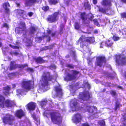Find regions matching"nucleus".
<instances>
[{
    "instance_id": "obj_16",
    "label": "nucleus",
    "mask_w": 126,
    "mask_h": 126,
    "mask_svg": "<svg viewBox=\"0 0 126 126\" xmlns=\"http://www.w3.org/2000/svg\"><path fill=\"white\" fill-rule=\"evenodd\" d=\"M55 91L56 92L57 96L59 97L62 96L63 93L61 88L59 86H56L55 87Z\"/></svg>"
},
{
    "instance_id": "obj_14",
    "label": "nucleus",
    "mask_w": 126,
    "mask_h": 126,
    "mask_svg": "<svg viewBox=\"0 0 126 126\" xmlns=\"http://www.w3.org/2000/svg\"><path fill=\"white\" fill-rule=\"evenodd\" d=\"M14 11L16 13V16H20L22 17L24 16L25 13V10L20 9H16Z\"/></svg>"
},
{
    "instance_id": "obj_45",
    "label": "nucleus",
    "mask_w": 126,
    "mask_h": 126,
    "mask_svg": "<svg viewBox=\"0 0 126 126\" xmlns=\"http://www.w3.org/2000/svg\"><path fill=\"white\" fill-rule=\"evenodd\" d=\"M26 70L27 72H34V70L32 68L29 67H28L27 68H26Z\"/></svg>"
},
{
    "instance_id": "obj_40",
    "label": "nucleus",
    "mask_w": 126,
    "mask_h": 126,
    "mask_svg": "<svg viewBox=\"0 0 126 126\" xmlns=\"http://www.w3.org/2000/svg\"><path fill=\"white\" fill-rule=\"evenodd\" d=\"M65 66L66 67H68L70 68L73 69L74 68L75 66L72 64H67Z\"/></svg>"
},
{
    "instance_id": "obj_30",
    "label": "nucleus",
    "mask_w": 126,
    "mask_h": 126,
    "mask_svg": "<svg viewBox=\"0 0 126 126\" xmlns=\"http://www.w3.org/2000/svg\"><path fill=\"white\" fill-rule=\"evenodd\" d=\"M98 11L101 13L103 14H105L106 13V11L108 10V9L104 8L100 6L98 7Z\"/></svg>"
},
{
    "instance_id": "obj_1",
    "label": "nucleus",
    "mask_w": 126,
    "mask_h": 126,
    "mask_svg": "<svg viewBox=\"0 0 126 126\" xmlns=\"http://www.w3.org/2000/svg\"><path fill=\"white\" fill-rule=\"evenodd\" d=\"M45 111L44 115L46 117L50 116L51 122L54 124L58 126H61L62 125L63 117L58 111H52L49 112H47Z\"/></svg>"
},
{
    "instance_id": "obj_35",
    "label": "nucleus",
    "mask_w": 126,
    "mask_h": 126,
    "mask_svg": "<svg viewBox=\"0 0 126 126\" xmlns=\"http://www.w3.org/2000/svg\"><path fill=\"white\" fill-rule=\"evenodd\" d=\"M123 118L124 119V121L122 123V125H120V126H126V113H124L123 116Z\"/></svg>"
},
{
    "instance_id": "obj_48",
    "label": "nucleus",
    "mask_w": 126,
    "mask_h": 126,
    "mask_svg": "<svg viewBox=\"0 0 126 126\" xmlns=\"http://www.w3.org/2000/svg\"><path fill=\"white\" fill-rule=\"evenodd\" d=\"M89 108L90 109L87 110H97V108L94 106H90Z\"/></svg>"
},
{
    "instance_id": "obj_13",
    "label": "nucleus",
    "mask_w": 126,
    "mask_h": 126,
    "mask_svg": "<svg viewBox=\"0 0 126 126\" xmlns=\"http://www.w3.org/2000/svg\"><path fill=\"white\" fill-rule=\"evenodd\" d=\"M3 7L5 10V13L6 14H10V11L9 9L8 8L10 7V5L8 1H6L2 4Z\"/></svg>"
},
{
    "instance_id": "obj_56",
    "label": "nucleus",
    "mask_w": 126,
    "mask_h": 126,
    "mask_svg": "<svg viewBox=\"0 0 126 126\" xmlns=\"http://www.w3.org/2000/svg\"><path fill=\"white\" fill-rule=\"evenodd\" d=\"M85 85L87 87L88 89H89L91 88V86L88 82H87L85 83Z\"/></svg>"
},
{
    "instance_id": "obj_2",
    "label": "nucleus",
    "mask_w": 126,
    "mask_h": 126,
    "mask_svg": "<svg viewBox=\"0 0 126 126\" xmlns=\"http://www.w3.org/2000/svg\"><path fill=\"white\" fill-rule=\"evenodd\" d=\"M94 38L93 37H85L84 35H82L79 38V40L77 41L76 44H80V47L83 48L85 46H88V44L86 42L89 44L94 43Z\"/></svg>"
},
{
    "instance_id": "obj_36",
    "label": "nucleus",
    "mask_w": 126,
    "mask_h": 126,
    "mask_svg": "<svg viewBox=\"0 0 126 126\" xmlns=\"http://www.w3.org/2000/svg\"><path fill=\"white\" fill-rule=\"evenodd\" d=\"M33 41L30 39H28L27 40L26 42V46L29 47L32 45Z\"/></svg>"
},
{
    "instance_id": "obj_8",
    "label": "nucleus",
    "mask_w": 126,
    "mask_h": 126,
    "mask_svg": "<svg viewBox=\"0 0 126 126\" xmlns=\"http://www.w3.org/2000/svg\"><path fill=\"white\" fill-rule=\"evenodd\" d=\"M115 62L117 65H126V57H121L120 55H116L115 56Z\"/></svg>"
},
{
    "instance_id": "obj_17",
    "label": "nucleus",
    "mask_w": 126,
    "mask_h": 126,
    "mask_svg": "<svg viewBox=\"0 0 126 126\" xmlns=\"http://www.w3.org/2000/svg\"><path fill=\"white\" fill-rule=\"evenodd\" d=\"M4 104L7 108H10L14 106L15 105V103L14 101L7 99L5 101Z\"/></svg>"
},
{
    "instance_id": "obj_19",
    "label": "nucleus",
    "mask_w": 126,
    "mask_h": 126,
    "mask_svg": "<svg viewBox=\"0 0 126 126\" xmlns=\"http://www.w3.org/2000/svg\"><path fill=\"white\" fill-rule=\"evenodd\" d=\"M3 90L4 91L3 93L5 96L9 95H10V91L11 90V87L8 85L3 88Z\"/></svg>"
},
{
    "instance_id": "obj_59",
    "label": "nucleus",
    "mask_w": 126,
    "mask_h": 126,
    "mask_svg": "<svg viewBox=\"0 0 126 126\" xmlns=\"http://www.w3.org/2000/svg\"><path fill=\"white\" fill-rule=\"evenodd\" d=\"M81 126H90L87 123H84L82 124Z\"/></svg>"
},
{
    "instance_id": "obj_24",
    "label": "nucleus",
    "mask_w": 126,
    "mask_h": 126,
    "mask_svg": "<svg viewBox=\"0 0 126 126\" xmlns=\"http://www.w3.org/2000/svg\"><path fill=\"white\" fill-rule=\"evenodd\" d=\"M5 101V97L0 94V107L1 108L4 107V103Z\"/></svg>"
},
{
    "instance_id": "obj_51",
    "label": "nucleus",
    "mask_w": 126,
    "mask_h": 126,
    "mask_svg": "<svg viewBox=\"0 0 126 126\" xmlns=\"http://www.w3.org/2000/svg\"><path fill=\"white\" fill-rule=\"evenodd\" d=\"M32 117L33 118L34 120L36 121H37V118L36 116V115L35 114H33L31 115Z\"/></svg>"
},
{
    "instance_id": "obj_61",
    "label": "nucleus",
    "mask_w": 126,
    "mask_h": 126,
    "mask_svg": "<svg viewBox=\"0 0 126 126\" xmlns=\"http://www.w3.org/2000/svg\"><path fill=\"white\" fill-rule=\"evenodd\" d=\"M33 14L32 12H30L28 13V15L30 17H31L33 15Z\"/></svg>"
},
{
    "instance_id": "obj_25",
    "label": "nucleus",
    "mask_w": 126,
    "mask_h": 126,
    "mask_svg": "<svg viewBox=\"0 0 126 126\" xmlns=\"http://www.w3.org/2000/svg\"><path fill=\"white\" fill-rule=\"evenodd\" d=\"M82 4H83L85 9L89 10L91 9V5L89 3V1H88L84 2L83 3H82Z\"/></svg>"
},
{
    "instance_id": "obj_62",
    "label": "nucleus",
    "mask_w": 126,
    "mask_h": 126,
    "mask_svg": "<svg viewBox=\"0 0 126 126\" xmlns=\"http://www.w3.org/2000/svg\"><path fill=\"white\" fill-rule=\"evenodd\" d=\"M88 63L89 65H91L92 64V61L89 60L88 62Z\"/></svg>"
},
{
    "instance_id": "obj_10",
    "label": "nucleus",
    "mask_w": 126,
    "mask_h": 126,
    "mask_svg": "<svg viewBox=\"0 0 126 126\" xmlns=\"http://www.w3.org/2000/svg\"><path fill=\"white\" fill-rule=\"evenodd\" d=\"M90 97V94L88 91H84L80 93L79 95V98L83 101H87Z\"/></svg>"
},
{
    "instance_id": "obj_7",
    "label": "nucleus",
    "mask_w": 126,
    "mask_h": 126,
    "mask_svg": "<svg viewBox=\"0 0 126 126\" xmlns=\"http://www.w3.org/2000/svg\"><path fill=\"white\" fill-rule=\"evenodd\" d=\"M107 60L105 56H99L96 57L95 64L96 66H98L101 67L105 64Z\"/></svg>"
},
{
    "instance_id": "obj_23",
    "label": "nucleus",
    "mask_w": 126,
    "mask_h": 126,
    "mask_svg": "<svg viewBox=\"0 0 126 126\" xmlns=\"http://www.w3.org/2000/svg\"><path fill=\"white\" fill-rule=\"evenodd\" d=\"M70 104L71 106L72 105V107L73 108L76 109L78 107V103L77 100L76 99H72L70 101Z\"/></svg>"
},
{
    "instance_id": "obj_28",
    "label": "nucleus",
    "mask_w": 126,
    "mask_h": 126,
    "mask_svg": "<svg viewBox=\"0 0 126 126\" xmlns=\"http://www.w3.org/2000/svg\"><path fill=\"white\" fill-rule=\"evenodd\" d=\"M65 29L64 28V25L63 24H61L60 26V29L59 30V34L61 35L63 33V30Z\"/></svg>"
},
{
    "instance_id": "obj_47",
    "label": "nucleus",
    "mask_w": 126,
    "mask_h": 126,
    "mask_svg": "<svg viewBox=\"0 0 126 126\" xmlns=\"http://www.w3.org/2000/svg\"><path fill=\"white\" fill-rule=\"evenodd\" d=\"M112 38L114 41H117L119 40L120 38L119 37L116 36L115 35H113Z\"/></svg>"
},
{
    "instance_id": "obj_11",
    "label": "nucleus",
    "mask_w": 126,
    "mask_h": 126,
    "mask_svg": "<svg viewBox=\"0 0 126 126\" xmlns=\"http://www.w3.org/2000/svg\"><path fill=\"white\" fill-rule=\"evenodd\" d=\"M42 79L47 84L48 81H51L53 79V76L51 75L49 72H47L45 73L44 75L42 76Z\"/></svg>"
},
{
    "instance_id": "obj_34",
    "label": "nucleus",
    "mask_w": 126,
    "mask_h": 126,
    "mask_svg": "<svg viewBox=\"0 0 126 126\" xmlns=\"http://www.w3.org/2000/svg\"><path fill=\"white\" fill-rule=\"evenodd\" d=\"M113 44V42L109 40H108L106 43V46L108 47H112Z\"/></svg>"
},
{
    "instance_id": "obj_20",
    "label": "nucleus",
    "mask_w": 126,
    "mask_h": 126,
    "mask_svg": "<svg viewBox=\"0 0 126 126\" xmlns=\"http://www.w3.org/2000/svg\"><path fill=\"white\" fill-rule=\"evenodd\" d=\"M25 113L23 111H17L15 114L16 116L19 119H21L22 117L25 116Z\"/></svg>"
},
{
    "instance_id": "obj_15",
    "label": "nucleus",
    "mask_w": 126,
    "mask_h": 126,
    "mask_svg": "<svg viewBox=\"0 0 126 126\" xmlns=\"http://www.w3.org/2000/svg\"><path fill=\"white\" fill-rule=\"evenodd\" d=\"M27 109L28 110H34L36 106V104L33 102L29 103L26 105Z\"/></svg>"
},
{
    "instance_id": "obj_63",
    "label": "nucleus",
    "mask_w": 126,
    "mask_h": 126,
    "mask_svg": "<svg viewBox=\"0 0 126 126\" xmlns=\"http://www.w3.org/2000/svg\"><path fill=\"white\" fill-rule=\"evenodd\" d=\"M51 32L52 31L51 30H47V32L48 34H49L51 33Z\"/></svg>"
},
{
    "instance_id": "obj_33",
    "label": "nucleus",
    "mask_w": 126,
    "mask_h": 126,
    "mask_svg": "<svg viewBox=\"0 0 126 126\" xmlns=\"http://www.w3.org/2000/svg\"><path fill=\"white\" fill-rule=\"evenodd\" d=\"M59 0H48V2L50 5H55L58 3Z\"/></svg>"
},
{
    "instance_id": "obj_49",
    "label": "nucleus",
    "mask_w": 126,
    "mask_h": 126,
    "mask_svg": "<svg viewBox=\"0 0 126 126\" xmlns=\"http://www.w3.org/2000/svg\"><path fill=\"white\" fill-rule=\"evenodd\" d=\"M110 93L112 96H115L116 94V91L113 90H111L110 92Z\"/></svg>"
},
{
    "instance_id": "obj_52",
    "label": "nucleus",
    "mask_w": 126,
    "mask_h": 126,
    "mask_svg": "<svg viewBox=\"0 0 126 126\" xmlns=\"http://www.w3.org/2000/svg\"><path fill=\"white\" fill-rule=\"evenodd\" d=\"M72 74L73 75H74L76 76V75L78 74L79 72L78 71H77L75 70H72Z\"/></svg>"
},
{
    "instance_id": "obj_29",
    "label": "nucleus",
    "mask_w": 126,
    "mask_h": 126,
    "mask_svg": "<svg viewBox=\"0 0 126 126\" xmlns=\"http://www.w3.org/2000/svg\"><path fill=\"white\" fill-rule=\"evenodd\" d=\"M38 0H28L26 1V3L29 6L30 4H33L36 2H39Z\"/></svg>"
},
{
    "instance_id": "obj_3",
    "label": "nucleus",
    "mask_w": 126,
    "mask_h": 126,
    "mask_svg": "<svg viewBox=\"0 0 126 126\" xmlns=\"http://www.w3.org/2000/svg\"><path fill=\"white\" fill-rule=\"evenodd\" d=\"M94 17V16L92 14L86 15L85 12H82L80 14V18L82 20V23L84 24H88V22L89 23V21H86L87 19L91 21H92Z\"/></svg>"
},
{
    "instance_id": "obj_31",
    "label": "nucleus",
    "mask_w": 126,
    "mask_h": 126,
    "mask_svg": "<svg viewBox=\"0 0 126 126\" xmlns=\"http://www.w3.org/2000/svg\"><path fill=\"white\" fill-rule=\"evenodd\" d=\"M28 66V65L26 63H24L23 64H17V68H19L20 70H22L25 67H27Z\"/></svg>"
},
{
    "instance_id": "obj_39",
    "label": "nucleus",
    "mask_w": 126,
    "mask_h": 126,
    "mask_svg": "<svg viewBox=\"0 0 126 126\" xmlns=\"http://www.w3.org/2000/svg\"><path fill=\"white\" fill-rule=\"evenodd\" d=\"M74 26L76 30H78L80 28L79 24L78 22H75Z\"/></svg>"
},
{
    "instance_id": "obj_60",
    "label": "nucleus",
    "mask_w": 126,
    "mask_h": 126,
    "mask_svg": "<svg viewBox=\"0 0 126 126\" xmlns=\"http://www.w3.org/2000/svg\"><path fill=\"white\" fill-rule=\"evenodd\" d=\"M45 37L48 38V41L49 42L50 40V38L49 35H45Z\"/></svg>"
},
{
    "instance_id": "obj_32",
    "label": "nucleus",
    "mask_w": 126,
    "mask_h": 126,
    "mask_svg": "<svg viewBox=\"0 0 126 126\" xmlns=\"http://www.w3.org/2000/svg\"><path fill=\"white\" fill-rule=\"evenodd\" d=\"M47 103V101L46 99H44L41 101L40 105L41 107L43 108L46 105Z\"/></svg>"
},
{
    "instance_id": "obj_12",
    "label": "nucleus",
    "mask_w": 126,
    "mask_h": 126,
    "mask_svg": "<svg viewBox=\"0 0 126 126\" xmlns=\"http://www.w3.org/2000/svg\"><path fill=\"white\" fill-rule=\"evenodd\" d=\"M82 116L78 113L74 115L72 119L73 122L77 124L80 122L82 119Z\"/></svg>"
},
{
    "instance_id": "obj_43",
    "label": "nucleus",
    "mask_w": 126,
    "mask_h": 126,
    "mask_svg": "<svg viewBox=\"0 0 126 126\" xmlns=\"http://www.w3.org/2000/svg\"><path fill=\"white\" fill-rule=\"evenodd\" d=\"M120 16L122 18H126V12H123L120 14Z\"/></svg>"
},
{
    "instance_id": "obj_53",
    "label": "nucleus",
    "mask_w": 126,
    "mask_h": 126,
    "mask_svg": "<svg viewBox=\"0 0 126 126\" xmlns=\"http://www.w3.org/2000/svg\"><path fill=\"white\" fill-rule=\"evenodd\" d=\"M3 27H5L7 29L9 28V27L8 24L6 23H4L2 25Z\"/></svg>"
},
{
    "instance_id": "obj_9",
    "label": "nucleus",
    "mask_w": 126,
    "mask_h": 126,
    "mask_svg": "<svg viewBox=\"0 0 126 126\" xmlns=\"http://www.w3.org/2000/svg\"><path fill=\"white\" fill-rule=\"evenodd\" d=\"M18 25L21 26V27H17L15 29V32L17 33L21 34L23 32H26L27 31L26 25L25 22L24 21H20Z\"/></svg>"
},
{
    "instance_id": "obj_41",
    "label": "nucleus",
    "mask_w": 126,
    "mask_h": 126,
    "mask_svg": "<svg viewBox=\"0 0 126 126\" xmlns=\"http://www.w3.org/2000/svg\"><path fill=\"white\" fill-rule=\"evenodd\" d=\"M45 35H43L41 37H39L37 38L38 41H40L41 42L42 39H44L45 38Z\"/></svg>"
},
{
    "instance_id": "obj_50",
    "label": "nucleus",
    "mask_w": 126,
    "mask_h": 126,
    "mask_svg": "<svg viewBox=\"0 0 126 126\" xmlns=\"http://www.w3.org/2000/svg\"><path fill=\"white\" fill-rule=\"evenodd\" d=\"M9 46L11 47L12 48L15 49H18L19 48V47L18 46H16L14 45H11V44H10L9 45Z\"/></svg>"
},
{
    "instance_id": "obj_64",
    "label": "nucleus",
    "mask_w": 126,
    "mask_h": 126,
    "mask_svg": "<svg viewBox=\"0 0 126 126\" xmlns=\"http://www.w3.org/2000/svg\"><path fill=\"white\" fill-rule=\"evenodd\" d=\"M97 2V0H93V3L94 4H96Z\"/></svg>"
},
{
    "instance_id": "obj_38",
    "label": "nucleus",
    "mask_w": 126,
    "mask_h": 126,
    "mask_svg": "<svg viewBox=\"0 0 126 126\" xmlns=\"http://www.w3.org/2000/svg\"><path fill=\"white\" fill-rule=\"evenodd\" d=\"M120 104L119 102L117 101L115 103V110H119L120 108Z\"/></svg>"
},
{
    "instance_id": "obj_4",
    "label": "nucleus",
    "mask_w": 126,
    "mask_h": 126,
    "mask_svg": "<svg viewBox=\"0 0 126 126\" xmlns=\"http://www.w3.org/2000/svg\"><path fill=\"white\" fill-rule=\"evenodd\" d=\"M2 121L5 125L8 124L11 125L13 124L14 121L15 120V117L13 115L7 114L2 119Z\"/></svg>"
},
{
    "instance_id": "obj_55",
    "label": "nucleus",
    "mask_w": 126,
    "mask_h": 126,
    "mask_svg": "<svg viewBox=\"0 0 126 126\" xmlns=\"http://www.w3.org/2000/svg\"><path fill=\"white\" fill-rule=\"evenodd\" d=\"M49 67L51 69H55L56 68V66L54 65H51Z\"/></svg>"
},
{
    "instance_id": "obj_27",
    "label": "nucleus",
    "mask_w": 126,
    "mask_h": 126,
    "mask_svg": "<svg viewBox=\"0 0 126 126\" xmlns=\"http://www.w3.org/2000/svg\"><path fill=\"white\" fill-rule=\"evenodd\" d=\"M37 29L36 27L33 26H32L30 28V34H34L36 31Z\"/></svg>"
},
{
    "instance_id": "obj_37",
    "label": "nucleus",
    "mask_w": 126,
    "mask_h": 126,
    "mask_svg": "<svg viewBox=\"0 0 126 126\" xmlns=\"http://www.w3.org/2000/svg\"><path fill=\"white\" fill-rule=\"evenodd\" d=\"M41 9L45 12H46L49 10V7L48 6H44L42 7Z\"/></svg>"
},
{
    "instance_id": "obj_46",
    "label": "nucleus",
    "mask_w": 126,
    "mask_h": 126,
    "mask_svg": "<svg viewBox=\"0 0 126 126\" xmlns=\"http://www.w3.org/2000/svg\"><path fill=\"white\" fill-rule=\"evenodd\" d=\"M98 123L100 126H105V122L104 121H100Z\"/></svg>"
},
{
    "instance_id": "obj_57",
    "label": "nucleus",
    "mask_w": 126,
    "mask_h": 126,
    "mask_svg": "<svg viewBox=\"0 0 126 126\" xmlns=\"http://www.w3.org/2000/svg\"><path fill=\"white\" fill-rule=\"evenodd\" d=\"M57 32L56 31H54L51 34V37H54L56 34Z\"/></svg>"
},
{
    "instance_id": "obj_44",
    "label": "nucleus",
    "mask_w": 126,
    "mask_h": 126,
    "mask_svg": "<svg viewBox=\"0 0 126 126\" xmlns=\"http://www.w3.org/2000/svg\"><path fill=\"white\" fill-rule=\"evenodd\" d=\"M92 21L94 22V24L95 25H96L98 26H99V25L97 19H93Z\"/></svg>"
},
{
    "instance_id": "obj_54",
    "label": "nucleus",
    "mask_w": 126,
    "mask_h": 126,
    "mask_svg": "<svg viewBox=\"0 0 126 126\" xmlns=\"http://www.w3.org/2000/svg\"><path fill=\"white\" fill-rule=\"evenodd\" d=\"M11 55H14L15 56H17L19 54V53L18 52L16 51L12 52L11 53Z\"/></svg>"
},
{
    "instance_id": "obj_21",
    "label": "nucleus",
    "mask_w": 126,
    "mask_h": 126,
    "mask_svg": "<svg viewBox=\"0 0 126 126\" xmlns=\"http://www.w3.org/2000/svg\"><path fill=\"white\" fill-rule=\"evenodd\" d=\"M15 61H11L10 64V70L11 71L17 68V63H15Z\"/></svg>"
},
{
    "instance_id": "obj_5",
    "label": "nucleus",
    "mask_w": 126,
    "mask_h": 126,
    "mask_svg": "<svg viewBox=\"0 0 126 126\" xmlns=\"http://www.w3.org/2000/svg\"><path fill=\"white\" fill-rule=\"evenodd\" d=\"M21 85L26 92L30 91L33 88V84L31 80H23L21 82Z\"/></svg>"
},
{
    "instance_id": "obj_58",
    "label": "nucleus",
    "mask_w": 126,
    "mask_h": 126,
    "mask_svg": "<svg viewBox=\"0 0 126 126\" xmlns=\"http://www.w3.org/2000/svg\"><path fill=\"white\" fill-rule=\"evenodd\" d=\"M55 44L54 43L52 45H49V49H51L53 48L54 47Z\"/></svg>"
},
{
    "instance_id": "obj_18",
    "label": "nucleus",
    "mask_w": 126,
    "mask_h": 126,
    "mask_svg": "<svg viewBox=\"0 0 126 126\" xmlns=\"http://www.w3.org/2000/svg\"><path fill=\"white\" fill-rule=\"evenodd\" d=\"M76 77L74 75L68 73L64 78V80L67 81H71L76 78Z\"/></svg>"
},
{
    "instance_id": "obj_22",
    "label": "nucleus",
    "mask_w": 126,
    "mask_h": 126,
    "mask_svg": "<svg viewBox=\"0 0 126 126\" xmlns=\"http://www.w3.org/2000/svg\"><path fill=\"white\" fill-rule=\"evenodd\" d=\"M34 59L35 62L38 63H42L47 62V61L44 60L42 58L40 57L35 58Z\"/></svg>"
},
{
    "instance_id": "obj_42",
    "label": "nucleus",
    "mask_w": 126,
    "mask_h": 126,
    "mask_svg": "<svg viewBox=\"0 0 126 126\" xmlns=\"http://www.w3.org/2000/svg\"><path fill=\"white\" fill-rule=\"evenodd\" d=\"M23 92L22 90L20 89H18L16 90L17 95H22V93Z\"/></svg>"
},
{
    "instance_id": "obj_26",
    "label": "nucleus",
    "mask_w": 126,
    "mask_h": 126,
    "mask_svg": "<svg viewBox=\"0 0 126 126\" xmlns=\"http://www.w3.org/2000/svg\"><path fill=\"white\" fill-rule=\"evenodd\" d=\"M101 3L103 6H110L111 5V2L110 1H108V0H103Z\"/></svg>"
},
{
    "instance_id": "obj_6",
    "label": "nucleus",
    "mask_w": 126,
    "mask_h": 126,
    "mask_svg": "<svg viewBox=\"0 0 126 126\" xmlns=\"http://www.w3.org/2000/svg\"><path fill=\"white\" fill-rule=\"evenodd\" d=\"M61 13L59 11L54 12L52 14L48 15L46 18L47 20L50 23L57 21L59 18V16L61 15Z\"/></svg>"
}]
</instances>
